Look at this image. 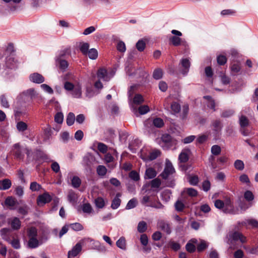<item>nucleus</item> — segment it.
<instances>
[{
	"label": "nucleus",
	"instance_id": "nucleus-1",
	"mask_svg": "<svg viewBox=\"0 0 258 258\" xmlns=\"http://www.w3.org/2000/svg\"><path fill=\"white\" fill-rule=\"evenodd\" d=\"M227 243L230 245V248L235 249L238 247L237 243L240 241L241 243L246 242V237L241 233L238 232H230L227 236Z\"/></svg>",
	"mask_w": 258,
	"mask_h": 258
},
{
	"label": "nucleus",
	"instance_id": "nucleus-2",
	"mask_svg": "<svg viewBox=\"0 0 258 258\" xmlns=\"http://www.w3.org/2000/svg\"><path fill=\"white\" fill-rule=\"evenodd\" d=\"M92 239L90 238H84L78 242L71 250L68 251V258L74 257L81 251L82 245L86 242H91Z\"/></svg>",
	"mask_w": 258,
	"mask_h": 258
},
{
	"label": "nucleus",
	"instance_id": "nucleus-3",
	"mask_svg": "<svg viewBox=\"0 0 258 258\" xmlns=\"http://www.w3.org/2000/svg\"><path fill=\"white\" fill-rule=\"evenodd\" d=\"M22 95L30 98L31 100H36L38 103H40L43 99L42 96L34 88H29L23 91Z\"/></svg>",
	"mask_w": 258,
	"mask_h": 258
},
{
	"label": "nucleus",
	"instance_id": "nucleus-4",
	"mask_svg": "<svg viewBox=\"0 0 258 258\" xmlns=\"http://www.w3.org/2000/svg\"><path fill=\"white\" fill-rule=\"evenodd\" d=\"M174 172L175 170L172 163L169 160H166L165 168L160 175L163 179H167Z\"/></svg>",
	"mask_w": 258,
	"mask_h": 258
},
{
	"label": "nucleus",
	"instance_id": "nucleus-5",
	"mask_svg": "<svg viewBox=\"0 0 258 258\" xmlns=\"http://www.w3.org/2000/svg\"><path fill=\"white\" fill-rule=\"evenodd\" d=\"M238 209L234 207L230 199H227L225 200L223 212L227 214H236L238 213Z\"/></svg>",
	"mask_w": 258,
	"mask_h": 258
},
{
	"label": "nucleus",
	"instance_id": "nucleus-6",
	"mask_svg": "<svg viewBox=\"0 0 258 258\" xmlns=\"http://www.w3.org/2000/svg\"><path fill=\"white\" fill-rule=\"evenodd\" d=\"M114 74L108 73L104 68H100L97 73V76L99 80H102L104 81H108L112 77Z\"/></svg>",
	"mask_w": 258,
	"mask_h": 258
},
{
	"label": "nucleus",
	"instance_id": "nucleus-7",
	"mask_svg": "<svg viewBox=\"0 0 258 258\" xmlns=\"http://www.w3.org/2000/svg\"><path fill=\"white\" fill-rule=\"evenodd\" d=\"M162 142L167 146L166 149L170 148L173 146H175L177 142L175 140H173L171 136L167 134H164L161 137Z\"/></svg>",
	"mask_w": 258,
	"mask_h": 258
},
{
	"label": "nucleus",
	"instance_id": "nucleus-8",
	"mask_svg": "<svg viewBox=\"0 0 258 258\" xmlns=\"http://www.w3.org/2000/svg\"><path fill=\"white\" fill-rule=\"evenodd\" d=\"M157 228L163 231L167 234H170L171 233V228L169 223L163 220H159L157 222Z\"/></svg>",
	"mask_w": 258,
	"mask_h": 258
},
{
	"label": "nucleus",
	"instance_id": "nucleus-9",
	"mask_svg": "<svg viewBox=\"0 0 258 258\" xmlns=\"http://www.w3.org/2000/svg\"><path fill=\"white\" fill-rule=\"evenodd\" d=\"M51 196L47 192L43 193L38 196L37 200V204L39 206H43L51 201Z\"/></svg>",
	"mask_w": 258,
	"mask_h": 258
},
{
	"label": "nucleus",
	"instance_id": "nucleus-10",
	"mask_svg": "<svg viewBox=\"0 0 258 258\" xmlns=\"http://www.w3.org/2000/svg\"><path fill=\"white\" fill-rule=\"evenodd\" d=\"M22 149L19 143L15 144L13 146L12 151L15 158L21 160L24 158V155L22 154Z\"/></svg>",
	"mask_w": 258,
	"mask_h": 258
},
{
	"label": "nucleus",
	"instance_id": "nucleus-11",
	"mask_svg": "<svg viewBox=\"0 0 258 258\" xmlns=\"http://www.w3.org/2000/svg\"><path fill=\"white\" fill-rule=\"evenodd\" d=\"M29 80L31 82L36 84L42 83L45 81L44 77L37 73L31 74L29 76Z\"/></svg>",
	"mask_w": 258,
	"mask_h": 258
},
{
	"label": "nucleus",
	"instance_id": "nucleus-12",
	"mask_svg": "<svg viewBox=\"0 0 258 258\" xmlns=\"http://www.w3.org/2000/svg\"><path fill=\"white\" fill-rule=\"evenodd\" d=\"M5 205L11 210H15L18 208L19 202L15 198L10 197L5 200Z\"/></svg>",
	"mask_w": 258,
	"mask_h": 258
},
{
	"label": "nucleus",
	"instance_id": "nucleus-13",
	"mask_svg": "<svg viewBox=\"0 0 258 258\" xmlns=\"http://www.w3.org/2000/svg\"><path fill=\"white\" fill-rule=\"evenodd\" d=\"M56 64L62 72L66 70L69 66L68 62L62 59L61 56H57L55 59Z\"/></svg>",
	"mask_w": 258,
	"mask_h": 258
},
{
	"label": "nucleus",
	"instance_id": "nucleus-14",
	"mask_svg": "<svg viewBox=\"0 0 258 258\" xmlns=\"http://www.w3.org/2000/svg\"><path fill=\"white\" fill-rule=\"evenodd\" d=\"M180 64L182 68L181 73L183 75H186L189 71L190 66L189 60L187 58H183L180 60Z\"/></svg>",
	"mask_w": 258,
	"mask_h": 258
},
{
	"label": "nucleus",
	"instance_id": "nucleus-15",
	"mask_svg": "<svg viewBox=\"0 0 258 258\" xmlns=\"http://www.w3.org/2000/svg\"><path fill=\"white\" fill-rule=\"evenodd\" d=\"M43 242L42 239L38 240L36 237L29 238L28 243V246L31 248L37 247L39 245Z\"/></svg>",
	"mask_w": 258,
	"mask_h": 258
},
{
	"label": "nucleus",
	"instance_id": "nucleus-16",
	"mask_svg": "<svg viewBox=\"0 0 258 258\" xmlns=\"http://www.w3.org/2000/svg\"><path fill=\"white\" fill-rule=\"evenodd\" d=\"M72 94L74 97L79 98L82 96V86L81 84L78 82L75 84V86L72 90Z\"/></svg>",
	"mask_w": 258,
	"mask_h": 258
},
{
	"label": "nucleus",
	"instance_id": "nucleus-17",
	"mask_svg": "<svg viewBox=\"0 0 258 258\" xmlns=\"http://www.w3.org/2000/svg\"><path fill=\"white\" fill-rule=\"evenodd\" d=\"M189 153V150L186 149H183L181 151L178 156V160L180 162L185 163L188 161Z\"/></svg>",
	"mask_w": 258,
	"mask_h": 258
},
{
	"label": "nucleus",
	"instance_id": "nucleus-18",
	"mask_svg": "<svg viewBox=\"0 0 258 258\" xmlns=\"http://www.w3.org/2000/svg\"><path fill=\"white\" fill-rule=\"evenodd\" d=\"M169 247H170L174 251H177L180 248V245L178 242H175L173 240H170L168 242L167 245H166L164 247V249H167Z\"/></svg>",
	"mask_w": 258,
	"mask_h": 258
},
{
	"label": "nucleus",
	"instance_id": "nucleus-19",
	"mask_svg": "<svg viewBox=\"0 0 258 258\" xmlns=\"http://www.w3.org/2000/svg\"><path fill=\"white\" fill-rule=\"evenodd\" d=\"M241 224L242 226H250L252 227L258 228V222L257 220L254 219H248L243 221Z\"/></svg>",
	"mask_w": 258,
	"mask_h": 258
},
{
	"label": "nucleus",
	"instance_id": "nucleus-20",
	"mask_svg": "<svg viewBox=\"0 0 258 258\" xmlns=\"http://www.w3.org/2000/svg\"><path fill=\"white\" fill-rule=\"evenodd\" d=\"M239 123L240 127H247L250 124V121L246 116L242 114L239 117Z\"/></svg>",
	"mask_w": 258,
	"mask_h": 258
},
{
	"label": "nucleus",
	"instance_id": "nucleus-21",
	"mask_svg": "<svg viewBox=\"0 0 258 258\" xmlns=\"http://www.w3.org/2000/svg\"><path fill=\"white\" fill-rule=\"evenodd\" d=\"M121 196V194L120 193H117L115 197L113 199V200L112 201L111 207L113 209H117L121 203V200L119 199V197Z\"/></svg>",
	"mask_w": 258,
	"mask_h": 258
},
{
	"label": "nucleus",
	"instance_id": "nucleus-22",
	"mask_svg": "<svg viewBox=\"0 0 258 258\" xmlns=\"http://www.w3.org/2000/svg\"><path fill=\"white\" fill-rule=\"evenodd\" d=\"M10 233L11 230L9 228H3L0 231L1 235L3 239L7 241H10L11 240L10 238Z\"/></svg>",
	"mask_w": 258,
	"mask_h": 258
},
{
	"label": "nucleus",
	"instance_id": "nucleus-23",
	"mask_svg": "<svg viewBox=\"0 0 258 258\" xmlns=\"http://www.w3.org/2000/svg\"><path fill=\"white\" fill-rule=\"evenodd\" d=\"M12 183L10 180L5 179L0 180V190H6L11 186Z\"/></svg>",
	"mask_w": 258,
	"mask_h": 258
},
{
	"label": "nucleus",
	"instance_id": "nucleus-24",
	"mask_svg": "<svg viewBox=\"0 0 258 258\" xmlns=\"http://www.w3.org/2000/svg\"><path fill=\"white\" fill-rule=\"evenodd\" d=\"M9 222L13 229L18 230L20 228L21 222L19 218L14 217Z\"/></svg>",
	"mask_w": 258,
	"mask_h": 258
},
{
	"label": "nucleus",
	"instance_id": "nucleus-25",
	"mask_svg": "<svg viewBox=\"0 0 258 258\" xmlns=\"http://www.w3.org/2000/svg\"><path fill=\"white\" fill-rule=\"evenodd\" d=\"M156 171L152 168H149L146 169L145 173V178L151 179L154 178L156 176Z\"/></svg>",
	"mask_w": 258,
	"mask_h": 258
},
{
	"label": "nucleus",
	"instance_id": "nucleus-26",
	"mask_svg": "<svg viewBox=\"0 0 258 258\" xmlns=\"http://www.w3.org/2000/svg\"><path fill=\"white\" fill-rule=\"evenodd\" d=\"M27 235L29 238L36 237L37 235V229L33 227L29 228L27 230Z\"/></svg>",
	"mask_w": 258,
	"mask_h": 258
},
{
	"label": "nucleus",
	"instance_id": "nucleus-27",
	"mask_svg": "<svg viewBox=\"0 0 258 258\" xmlns=\"http://www.w3.org/2000/svg\"><path fill=\"white\" fill-rule=\"evenodd\" d=\"M161 196L162 200L168 202L171 198V192L168 189L165 190L161 193Z\"/></svg>",
	"mask_w": 258,
	"mask_h": 258
},
{
	"label": "nucleus",
	"instance_id": "nucleus-28",
	"mask_svg": "<svg viewBox=\"0 0 258 258\" xmlns=\"http://www.w3.org/2000/svg\"><path fill=\"white\" fill-rule=\"evenodd\" d=\"M116 245L119 248L125 250L126 249V242L123 237H121L117 241Z\"/></svg>",
	"mask_w": 258,
	"mask_h": 258
},
{
	"label": "nucleus",
	"instance_id": "nucleus-29",
	"mask_svg": "<svg viewBox=\"0 0 258 258\" xmlns=\"http://www.w3.org/2000/svg\"><path fill=\"white\" fill-rule=\"evenodd\" d=\"M204 98L206 99L207 102V106L209 108L213 109V110H215V103L214 101L212 99L211 96H205L204 97Z\"/></svg>",
	"mask_w": 258,
	"mask_h": 258
},
{
	"label": "nucleus",
	"instance_id": "nucleus-30",
	"mask_svg": "<svg viewBox=\"0 0 258 258\" xmlns=\"http://www.w3.org/2000/svg\"><path fill=\"white\" fill-rule=\"evenodd\" d=\"M96 171L99 176H104L107 173V169L103 165H99L97 167Z\"/></svg>",
	"mask_w": 258,
	"mask_h": 258
},
{
	"label": "nucleus",
	"instance_id": "nucleus-31",
	"mask_svg": "<svg viewBox=\"0 0 258 258\" xmlns=\"http://www.w3.org/2000/svg\"><path fill=\"white\" fill-rule=\"evenodd\" d=\"M230 69L232 75H235L237 73L239 72L241 70V67L238 63H234L231 66Z\"/></svg>",
	"mask_w": 258,
	"mask_h": 258
},
{
	"label": "nucleus",
	"instance_id": "nucleus-32",
	"mask_svg": "<svg viewBox=\"0 0 258 258\" xmlns=\"http://www.w3.org/2000/svg\"><path fill=\"white\" fill-rule=\"evenodd\" d=\"M70 227L74 231H79L84 229L83 226L80 223H74L69 225Z\"/></svg>",
	"mask_w": 258,
	"mask_h": 258
},
{
	"label": "nucleus",
	"instance_id": "nucleus-33",
	"mask_svg": "<svg viewBox=\"0 0 258 258\" xmlns=\"http://www.w3.org/2000/svg\"><path fill=\"white\" fill-rule=\"evenodd\" d=\"M89 57L92 59H95L98 56V51L96 49L92 48L87 51Z\"/></svg>",
	"mask_w": 258,
	"mask_h": 258
},
{
	"label": "nucleus",
	"instance_id": "nucleus-34",
	"mask_svg": "<svg viewBox=\"0 0 258 258\" xmlns=\"http://www.w3.org/2000/svg\"><path fill=\"white\" fill-rule=\"evenodd\" d=\"M72 185L75 188L79 187L81 183V180L78 176H74L71 179Z\"/></svg>",
	"mask_w": 258,
	"mask_h": 258
},
{
	"label": "nucleus",
	"instance_id": "nucleus-35",
	"mask_svg": "<svg viewBox=\"0 0 258 258\" xmlns=\"http://www.w3.org/2000/svg\"><path fill=\"white\" fill-rule=\"evenodd\" d=\"M75 120V116L73 112H70L67 117V123L68 125L70 126L73 124Z\"/></svg>",
	"mask_w": 258,
	"mask_h": 258
},
{
	"label": "nucleus",
	"instance_id": "nucleus-36",
	"mask_svg": "<svg viewBox=\"0 0 258 258\" xmlns=\"http://www.w3.org/2000/svg\"><path fill=\"white\" fill-rule=\"evenodd\" d=\"M29 211V208L24 205L18 208V212L23 216L26 215Z\"/></svg>",
	"mask_w": 258,
	"mask_h": 258
},
{
	"label": "nucleus",
	"instance_id": "nucleus-37",
	"mask_svg": "<svg viewBox=\"0 0 258 258\" xmlns=\"http://www.w3.org/2000/svg\"><path fill=\"white\" fill-rule=\"evenodd\" d=\"M234 167L238 170L241 171L244 168V164L242 160H236L234 163Z\"/></svg>",
	"mask_w": 258,
	"mask_h": 258
},
{
	"label": "nucleus",
	"instance_id": "nucleus-38",
	"mask_svg": "<svg viewBox=\"0 0 258 258\" xmlns=\"http://www.w3.org/2000/svg\"><path fill=\"white\" fill-rule=\"evenodd\" d=\"M147 223L145 221H141L138 225V231L140 233H143L147 230Z\"/></svg>",
	"mask_w": 258,
	"mask_h": 258
},
{
	"label": "nucleus",
	"instance_id": "nucleus-39",
	"mask_svg": "<svg viewBox=\"0 0 258 258\" xmlns=\"http://www.w3.org/2000/svg\"><path fill=\"white\" fill-rule=\"evenodd\" d=\"M221 148L219 146L217 145H213L211 147V153L213 155H219L221 153Z\"/></svg>",
	"mask_w": 258,
	"mask_h": 258
},
{
	"label": "nucleus",
	"instance_id": "nucleus-40",
	"mask_svg": "<svg viewBox=\"0 0 258 258\" xmlns=\"http://www.w3.org/2000/svg\"><path fill=\"white\" fill-rule=\"evenodd\" d=\"M170 107L173 113H178L181 109L180 105L176 102H173L171 104Z\"/></svg>",
	"mask_w": 258,
	"mask_h": 258
},
{
	"label": "nucleus",
	"instance_id": "nucleus-41",
	"mask_svg": "<svg viewBox=\"0 0 258 258\" xmlns=\"http://www.w3.org/2000/svg\"><path fill=\"white\" fill-rule=\"evenodd\" d=\"M170 41L172 44L175 46L180 45L182 42L181 39L177 36H172L170 38Z\"/></svg>",
	"mask_w": 258,
	"mask_h": 258
},
{
	"label": "nucleus",
	"instance_id": "nucleus-42",
	"mask_svg": "<svg viewBox=\"0 0 258 258\" xmlns=\"http://www.w3.org/2000/svg\"><path fill=\"white\" fill-rule=\"evenodd\" d=\"M17 128L19 132H24L27 129V125L23 121H19L17 124Z\"/></svg>",
	"mask_w": 258,
	"mask_h": 258
},
{
	"label": "nucleus",
	"instance_id": "nucleus-43",
	"mask_svg": "<svg viewBox=\"0 0 258 258\" xmlns=\"http://www.w3.org/2000/svg\"><path fill=\"white\" fill-rule=\"evenodd\" d=\"M160 155V151L158 150H154L150 152L149 159L150 160H153L155 159Z\"/></svg>",
	"mask_w": 258,
	"mask_h": 258
},
{
	"label": "nucleus",
	"instance_id": "nucleus-44",
	"mask_svg": "<svg viewBox=\"0 0 258 258\" xmlns=\"http://www.w3.org/2000/svg\"><path fill=\"white\" fill-rule=\"evenodd\" d=\"M1 105L5 108H9L10 105L5 95H2L0 97Z\"/></svg>",
	"mask_w": 258,
	"mask_h": 258
},
{
	"label": "nucleus",
	"instance_id": "nucleus-45",
	"mask_svg": "<svg viewBox=\"0 0 258 258\" xmlns=\"http://www.w3.org/2000/svg\"><path fill=\"white\" fill-rule=\"evenodd\" d=\"M144 102V98L143 96L140 94H136L133 99V102L134 104L139 105L142 103Z\"/></svg>",
	"mask_w": 258,
	"mask_h": 258
},
{
	"label": "nucleus",
	"instance_id": "nucleus-46",
	"mask_svg": "<svg viewBox=\"0 0 258 258\" xmlns=\"http://www.w3.org/2000/svg\"><path fill=\"white\" fill-rule=\"evenodd\" d=\"M41 88L46 93L49 94H52L53 93V89L48 85L43 84L40 85Z\"/></svg>",
	"mask_w": 258,
	"mask_h": 258
},
{
	"label": "nucleus",
	"instance_id": "nucleus-47",
	"mask_svg": "<svg viewBox=\"0 0 258 258\" xmlns=\"http://www.w3.org/2000/svg\"><path fill=\"white\" fill-rule=\"evenodd\" d=\"M96 206L98 208H102L105 206V202L103 198H98L95 200Z\"/></svg>",
	"mask_w": 258,
	"mask_h": 258
},
{
	"label": "nucleus",
	"instance_id": "nucleus-48",
	"mask_svg": "<svg viewBox=\"0 0 258 258\" xmlns=\"http://www.w3.org/2000/svg\"><path fill=\"white\" fill-rule=\"evenodd\" d=\"M146 46V43L143 40H139L136 43V47L140 51H142L144 50Z\"/></svg>",
	"mask_w": 258,
	"mask_h": 258
},
{
	"label": "nucleus",
	"instance_id": "nucleus-49",
	"mask_svg": "<svg viewBox=\"0 0 258 258\" xmlns=\"http://www.w3.org/2000/svg\"><path fill=\"white\" fill-rule=\"evenodd\" d=\"M162 76L163 72L161 69H156L153 72V76L154 78L156 80L160 79V78H162Z\"/></svg>",
	"mask_w": 258,
	"mask_h": 258
},
{
	"label": "nucleus",
	"instance_id": "nucleus-50",
	"mask_svg": "<svg viewBox=\"0 0 258 258\" xmlns=\"http://www.w3.org/2000/svg\"><path fill=\"white\" fill-rule=\"evenodd\" d=\"M212 126L214 130L218 132L221 129V123L220 120H215L212 122Z\"/></svg>",
	"mask_w": 258,
	"mask_h": 258
},
{
	"label": "nucleus",
	"instance_id": "nucleus-51",
	"mask_svg": "<svg viewBox=\"0 0 258 258\" xmlns=\"http://www.w3.org/2000/svg\"><path fill=\"white\" fill-rule=\"evenodd\" d=\"M137 201L135 199H132L130 200L126 205V209H131L135 208L137 206Z\"/></svg>",
	"mask_w": 258,
	"mask_h": 258
},
{
	"label": "nucleus",
	"instance_id": "nucleus-52",
	"mask_svg": "<svg viewBox=\"0 0 258 258\" xmlns=\"http://www.w3.org/2000/svg\"><path fill=\"white\" fill-rule=\"evenodd\" d=\"M184 192L187 193L190 197H196L197 194V191L193 188H185Z\"/></svg>",
	"mask_w": 258,
	"mask_h": 258
},
{
	"label": "nucleus",
	"instance_id": "nucleus-53",
	"mask_svg": "<svg viewBox=\"0 0 258 258\" xmlns=\"http://www.w3.org/2000/svg\"><path fill=\"white\" fill-rule=\"evenodd\" d=\"M161 183V180L159 178H156L151 181V186L152 188H159Z\"/></svg>",
	"mask_w": 258,
	"mask_h": 258
},
{
	"label": "nucleus",
	"instance_id": "nucleus-54",
	"mask_svg": "<svg viewBox=\"0 0 258 258\" xmlns=\"http://www.w3.org/2000/svg\"><path fill=\"white\" fill-rule=\"evenodd\" d=\"M89 45L88 43H83L80 45V50L84 54H87L89 50Z\"/></svg>",
	"mask_w": 258,
	"mask_h": 258
},
{
	"label": "nucleus",
	"instance_id": "nucleus-55",
	"mask_svg": "<svg viewBox=\"0 0 258 258\" xmlns=\"http://www.w3.org/2000/svg\"><path fill=\"white\" fill-rule=\"evenodd\" d=\"M189 107L187 104H185L182 106L181 117L182 119H184L186 118L188 112Z\"/></svg>",
	"mask_w": 258,
	"mask_h": 258
},
{
	"label": "nucleus",
	"instance_id": "nucleus-56",
	"mask_svg": "<svg viewBox=\"0 0 258 258\" xmlns=\"http://www.w3.org/2000/svg\"><path fill=\"white\" fill-rule=\"evenodd\" d=\"M82 210L84 213L90 214L91 213L93 209L90 204L87 203L84 204L82 206Z\"/></svg>",
	"mask_w": 258,
	"mask_h": 258
},
{
	"label": "nucleus",
	"instance_id": "nucleus-57",
	"mask_svg": "<svg viewBox=\"0 0 258 258\" xmlns=\"http://www.w3.org/2000/svg\"><path fill=\"white\" fill-rule=\"evenodd\" d=\"M208 247V244L205 241L202 240L197 245V250L201 252Z\"/></svg>",
	"mask_w": 258,
	"mask_h": 258
},
{
	"label": "nucleus",
	"instance_id": "nucleus-58",
	"mask_svg": "<svg viewBox=\"0 0 258 258\" xmlns=\"http://www.w3.org/2000/svg\"><path fill=\"white\" fill-rule=\"evenodd\" d=\"M41 188V185L36 182H32L30 184V188L32 191H38Z\"/></svg>",
	"mask_w": 258,
	"mask_h": 258
},
{
	"label": "nucleus",
	"instance_id": "nucleus-59",
	"mask_svg": "<svg viewBox=\"0 0 258 258\" xmlns=\"http://www.w3.org/2000/svg\"><path fill=\"white\" fill-rule=\"evenodd\" d=\"M153 124L157 127H161L163 124V120L160 118H156L153 121Z\"/></svg>",
	"mask_w": 258,
	"mask_h": 258
},
{
	"label": "nucleus",
	"instance_id": "nucleus-60",
	"mask_svg": "<svg viewBox=\"0 0 258 258\" xmlns=\"http://www.w3.org/2000/svg\"><path fill=\"white\" fill-rule=\"evenodd\" d=\"M77 196L73 191H70L68 195V199L70 202H75L77 200Z\"/></svg>",
	"mask_w": 258,
	"mask_h": 258
},
{
	"label": "nucleus",
	"instance_id": "nucleus-61",
	"mask_svg": "<svg viewBox=\"0 0 258 258\" xmlns=\"http://www.w3.org/2000/svg\"><path fill=\"white\" fill-rule=\"evenodd\" d=\"M139 112L140 114H145L148 112L150 110L148 105H142L139 107Z\"/></svg>",
	"mask_w": 258,
	"mask_h": 258
},
{
	"label": "nucleus",
	"instance_id": "nucleus-62",
	"mask_svg": "<svg viewBox=\"0 0 258 258\" xmlns=\"http://www.w3.org/2000/svg\"><path fill=\"white\" fill-rule=\"evenodd\" d=\"M188 181L191 185H196L199 182V178L198 176H190L188 177Z\"/></svg>",
	"mask_w": 258,
	"mask_h": 258
},
{
	"label": "nucleus",
	"instance_id": "nucleus-63",
	"mask_svg": "<svg viewBox=\"0 0 258 258\" xmlns=\"http://www.w3.org/2000/svg\"><path fill=\"white\" fill-rule=\"evenodd\" d=\"M117 49L121 52H124L126 50V47L125 43L122 41H120L118 42L117 44Z\"/></svg>",
	"mask_w": 258,
	"mask_h": 258
},
{
	"label": "nucleus",
	"instance_id": "nucleus-64",
	"mask_svg": "<svg viewBox=\"0 0 258 258\" xmlns=\"http://www.w3.org/2000/svg\"><path fill=\"white\" fill-rule=\"evenodd\" d=\"M51 168L55 173H58L60 171V166L59 164L56 161H52Z\"/></svg>",
	"mask_w": 258,
	"mask_h": 258
}]
</instances>
